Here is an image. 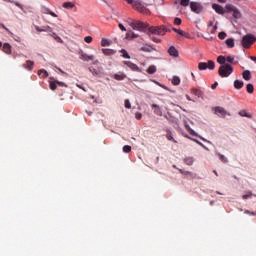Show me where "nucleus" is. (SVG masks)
Returning <instances> with one entry per match:
<instances>
[{
	"label": "nucleus",
	"instance_id": "f257e3e1",
	"mask_svg": "<svg viewBox=\"0 0 256 256\" xmlns=\"http://www.w3.org/2000/svg\"><path fill=\"white\" fill-rule=\"evenodd\" d=\"M231 73H233V66L230 64H224L219 67L218 75H220V77H229Z\"/></svg>",
	"mask_w": 256,
	"mask_h": 256
},
{
	"label": "nucleus",
	"instance_id": "f03ea898",
	"mask_svg": "<svg viewBox=\"0 0 256 256\" xmlns=\"http://www.w3.org/2000/svg\"><path fill=\"white\" fill-rule=\"evenodd\" d=\"M255 42V36L253 34H247L242 38V47H244V49H249V47H251Z\"/></svg>",
	"mask_w": 256,
	"mask_h": 256
},
{
	"label": "nucleus",
	"instance_id": "7ed1b4c3",
	"mask_svg": "<svg viewBox=\"0 0 256 256\" xmlns=\"http://www.w3.org/2000/svg\"><path fill=\"white\" fill-rule=\"evenodd\" d=\"M132 6L136 11H139V13H142L143 15H151V10L145 7L139 0H136Z\"/></svg>",
	"mask_w": 256,
	"mask_h": 256
},
{
	"label": "nucleus",
	"instance_id": "20e7f679",
	"mask_svg": "<svg viewBox=\"0 0 256 256\" xmlns=\"http://www.w3.org/2000/svg\"><path fill=\"white\" fill-rule=\"evenodd\" d=\"M225 9L227 13H233L234 19H241V11L239 8L235 7L233 4H226Z\"/></svg>",
	"mask_w": 256,
	"mask_h": 256
},
{
	"label": "nucleus",
	"instance_id": "39448f33",
	"mask_svg": "<svg viewBox=\"0 0 256 256\" xmlns=\"http://www.w3.org/2000/svg\"><path fill=\"white\" fill-rule=\"evenodd\" d=\"M130 27H132V29H134L135 31H145L147 29V27H149V25L145 24L142 21H134L130 23Z\"/></svg>",
	"mask_w": 256,
	"mask_h": 256
},
{
	"label": "nucleus",
	"instance_id": "423d86ee",
	"mask_svg": "<svg viewBox=\"0 0 256 256\" xmlns=\"http://www.w3.org/2000/svg\"><path fill=\"white\" fill-rule=\"evenodd\" d=\"M199 71H205L206 69H210V71H213L215 69V62L213 60H210L208 62H200L198 64Z\"/></svg>",
	"mask_w": 256,
	"mask_h": 256
},
{
	"label": "nucleus",
	"instance_id": "0eeeda50",
	"mask_svg": "<svg viewBox=\"0 0 256 256\" xmlns=\"http://www.w3.org/2000/svg\"><path fill=\"white\" fill-rule=\"evenodd\" d=\"M190 9L193 13L199 15L203 11V4L200 2H190Z\"/></svg>",
	"mask_w": 256,
	"mask_h": 256
},
{
	"label": "nucleus",
	"instance_id": "6e6552de",
	"mask_svg": "<svg viewBox=\"0 0 256 256\" xmlns=\"http://www.w3.org/2000/svg\"><path fill=\"white\" fill-rule=\"evenodd\" d=\"M214 113L215 115H218V117H227V115H231L229 112H227V110H225V108L221 107V106H217L214 108Z\"/></svg>",
	"mask_w": 256,
	"mask_h": 256
},
{
	"label": "nucleus",
	"instance_id": "1a4fd4ad",
	"mask_svg": "<svg viewBox=\"0 0 256 256\" xmlns=\"http://www.w3.org/2000/svg\"><path fill=\"white\" fill-rule=\"evenodd\" d=\"M123 63H124V65H126V67H129V69H131V71H136L137 73H141V68H139V66H137V64H135L131 61H124Z\"/></svg>",
	"mask_w": 256,
	"mask_h": 256
},
{
	"label": "nucleus",
	"instance_id": "9d476101",
	"mask_svg": "<svg viewBox=\"0 0 256 256\" xmlns=\"http://www.w3.org/2000/svg\"><path fill=\"white\" fill-rule=\"evenodd\" d=\"M212 9H214V11L218 13V15H225L226 13L225 8H223V6L219 4H212Z\"/></svg>",
	"mask_w": 256,
	"mask_h": 256
},
{
	"label": "nucleus",
	"instance_id": "9b49d317",
	"mask_svg": "<svg viewBox=\"0 0 256 256\" xmlns=\"http://www.w3.org/2000/svg\"><path fill=\"white\" fill-rule=\"evenodd\" d=\"M168 53H169L170 57H174V58L179 57V50H177V48H175V46H171L168 49Z\"/></svg>",
	"mask_w": 256,
	"mask_h": 256
},
{
	"label": "nucleus",
	"instance_id": "f8f14e48",
	"mask_svg": "<svg viewBox=\"0 0 256 256\" xmlns=\"http://www.w3.org/2000/svg\"><path fill=\"white\" fill-rule=\"evenodd\" d=\"M152 110H153L154 114L158 115L159 117H161L163 115V111H161V108L157 104H152Z\"/></svg>",
	"mask_w": 256,
	"mask_h": 256
},
{
	"label": "nucleus",
	"instance_id": "ddd939ff",
	"mask_svg": "<svg viewBox=\"0 0 256 256\" xmlns=\"http://www.w3.org/2000/svg\"><path fill=\"white\" fill-rule=\"evenodd\" d=\"M80 59H81L82 61H95V56H93V55H87V54H85V53H82V54L80 55Z\"/></svg>",
	"mask_w": 256,
	"mask_h": 256
},
{
	"label": "nucleus",
	"instance_id": "4468645a",
	"mask_svg": "<svg viewBox=\"0 0 256 256\" xmlns=\"http://www.w3.org/2000/svg\"><path fill=\"white\" fill-rule=\"evenodd\" d=\"M238 115H239L240 117H247V119H252V117H253V114L247 112V110H245V109L240 110V111L238 112Z\"/></svg>",
	"mask_w": 256,
	"mask_h": 256
},
{
	"label": "nucleus",
	"instance_id": "2eb2a0df",
	"mask_svg": "<svg viewBox=\"0 0 256 256\" xmlns=\"http://www.w3.org/2000/svg\"><path fill=\"white\" fill-rule=\"evenodd\" d=\"M35 65V62L31 60H27L25 64H23L24 69H27L28 71H33V66Z\"/></svg>",
	"mask_w": 256,
	"mask_h": 256
},
{
	"label": "nucleus",
	"instance_id": "dca6fc26",
	"mask_svg": "<svg viewBox=\"0 0 256 256\" xmlns=\"http://www.w3.org/2000/svg\"><path fill=\"white\" fill-rule=\"evenodd\" d=\"M42 13H44V15H51V17H57V15L55 14V12L51 11L49 8L47 7H42L41 9Z\"/></svg>",
	"mask_w": 256,
	"mask_h": 256
},
{
	"label": "nucleus",
	"instance_id": "f3484780",
	"mask_svg": "<svg viewBox=\"0 0 256 256\" xmlns=\"http://www.w3.org/2000/svg\"><path fill=\"white\" fill-rule=\"evenodd\" d=\"M242 77L244 81H251V71L249 70H244L242 72Z\"/></svg>",
	"mask_w": 256,
	"mask_h": 256
},
{
	"label": "nucleus",
	"instance_id": "a211bd4d",
	"mask_svg": "<svg viewBox=\"0 0 256 256\" xmlns=\"http://www.w3.org/2000/svg\"><path fill=\"white\" fill-rule=\"evenodd\" d=\"M191 93H192V95H195V97H198V99L203 97V91H201V90H199L197 88H193L191 90Z\"/></svg>",
	"mask_w": 256,
	"mask_h": 256
},
{
	"label": "nucleus",
	"instance_id": "6ab92c4d",
	"mask_svg": "<svg viewBox=\"0 0 256 256\" xmlns=\"http://www.w3.org/2000/svg\"><path fill=\"white\" fill-rule=\"evenodd\" d=\"M140 51H143L144 53H151V51H153V46L146 44L140 48Z\"/></svg>",
	"mask_w": 256,
	"mask_h": 256
},
{
	"label": "nucleus",
	"instance_id": "aec40b11",
	"mask_svg": "<svg viewBox=\"0 0 256 256\" xmlns=\"http://www.w3.org/2000/svg\"><path fill=\"white\" fill-rule=\"evenodd\" d=\"M245 85V83L243 82V80H235L234 81V87L235 89H243V86Z\"/></svg>",
	"mask_w": 256,
	"mask_h": 256
},
{
	"label": "nucleus",
	"instance_id": "412c9836",
	"mask_svg": "<svg viewBox=\"0 0 256 256\" xmlns=\"http://www.w3.org/2000/svg\"><path fill=\"white\" fill-rule=\"evenodd\" d=\"M38 75H39V77H41L42 79H45V78L49 77V73H48L47 70H45V69H40V70H38Z\"/></svg>",
	"mask_w": 256,
	"mask_h": 256
},
{
	"label": "nucleus",
	"instance_id": "4be33fe9",
	"mask_svg": "<svg viewBox=\"0 0 256 256\" xmlns=\"http://www.w3.org/2000/svg\"><path fill=\"white\" fill-rule=\"evenodd\" d=\"M3 51H4V53H6L7 55H11V44H9V43H4V45H3Z\"/></svg>",
	"mask_w": 256,
	"mask_h": 256
},
{
	"label": "nucleus",
	"instance_id": "5701e85b",
	"mask_svg": "<svg viewBox=\"0 0 256 256\" xmlns=\"http://www.w3.org/2000/svg\"><path fill=\"white\" fill-rule=\"evenodd\" d=\"M225 43L230 49H233V47H235V40L233 38L226 39Z\"/></svg>",
	"mask_w": 256,
	"mask_h": 256
},
{
	"label": "nucleus",
	"instance_id": "b1692460",
	"mask_svg": "<svg viewBox=\"0 0 256 256\" xmlns=\"http://www.w3.org/2000/svg\"><path fill=\"white\" fill-rule=\"evenodd\" d=\"M179 172L181 173V175H189V177H191L192 179H194V177H197V174H194L193 172L185 171L183 169H179Z\"/></svg>",
	"mask_w": 256,
	"mask_h": 256
},
{
	"label": "nucleus",
	"instance_id": "393cba45",
	"mask_svg": "<svg viewBox=\"0 0 256 256\" xmlns=\"http://www.w3.org/2000/svg\"><path fill=\"white\" fill-rule=\"evenodd\" d=\"M62 7H64V9H75V3H73V2H64L62 4Z\"/></svg>",
	"mask_w": 256,
	"mask_h": 256
},
{
	"label": "nucleus",
	"instance_id": "a878e982",
	"mask_svg": "<svg viewBox=\"0 0 256 256\" xmlns=\"http://www.w3.org/2000/svg\"><path fill=\"white\" fill-rule=\"evenodd\" d=\"M148 31L153 35H159V26H151Z\"/></svg>",
	"mask_w": 256,
	"mask_h": 256
},
{
	"label": "nucleus",
	"instance_id": "bb28decb",
	"mask_svg": "<svg viewBox=\"0 0 256 256\" xmlns=\"http://www.w3.org/2000/svg\"><path fill=\"white\" fill-rule=\"evenodd\" d=\"M167 31H171L168 30L165 26H158V35H165V33H167Z\"/></svg>",
	"mask_w": 256,
	"mask_h": 256
},
{
	"label": "nucleus",
	"instance_id": "cd10ccee",
	"mask_svg": "<svg viewBox=\"0 0 256 256\" xmlns=\"http://www.w3.org/2000/svg\"><path fill=\"white\" fill-rule=\"evenodd\" d=\"M113 77L116 81H123V79L127 78V75H125L124 73H121V74H114Z\"/></svg>",
	"mask_w": 256,
	"mask_h": 256
},
{
	"label": "nucleus",
	"instance_id": "c85d7f7f",
	"mask_svg": "<svg viewBox=\"0 0 256 256\" xmlns=\"http://www.w3.org/2000/svg\"><path fill=\"white\" fill-rule=\"evenodd\" d=\"M184 163L186 165L191 166V165H193V163H195V158H193V157H186V158H184Z\"/></svg>",
	"mask_w": 256,
	"mask_h": 256
},
{
	"label": "nucleus",
	"instance_id": "c756f323",
	"mask_svg": "<svg viewBox=\"0 0 256 256\" xmlns=\"http://www.w3.org/2000/svg\"><path fill=\"white\" fill-rule=\"evenodd\" d=\"M172 31H174V33H177L178 35H180V37H187V33H185L183 30L181 29H177V28H172Z\"/></svg>",
	"mask_w": 256,
	"mask_h": 256
},
{
	"label": "nucleus",
	"instance_id": "7c9ffc66",
	"mask_svg": "<svg viewBox=\"0 0 256 256\" xmlns=\"http://www.w3.org/2000/svg\"><path fill=\"white\" fill-rule=\"evenodd\" d=\"M246 91L250 95H253V93L255 92V87L253 86V84H247L246 85Z\"/></svg>",
	"mask_w": 256,
	"mask_h": 256
},
{
	"label": "nucleus",
	"instance_id": "2f4dec72",
	"mask_svg": "<svg viewBox=\"0 0 256 256\" xmlns=\"http://www.w3.org/2000/svg\"><path fill=\"white\" fill-rule=\"evenodd\" d=\"M147 73H149V75H153L154 73H157V67L155 65L149 66L147 69Z\"/></svg>",
	"mask_w": 256,
	"mask_h": 256
},
{
	"label": "nucleus",
	"instance_id": "473e14b6",
	"mask_svg": "<svg viewBox=\"0 0 256 256\" xmlns=\"http://www.w3.org/2000/svg\"><path fill=\"white\" fill-rule=\"evenodd\" d=\"M181 84V78L178 76H173L172 78V85H180Z\"/></svg>",
	"mask_w": 256,
	"mask_h": 256
},
{
	"label": "nucleus",
	"instance_id": "72a5a7b5",
	"mask_svg": "<svg viewBox=\"0 0 256 256\" xmlns=\"http://www.w3.org/2000/svg\"><path fill=\"white\" fill-rule=\"evenodd\" d=\"M225 61H226L225 56H218L217 63H219L220 65H228L227 63H225Z\"/></svg>",
	"mask_w": 256,
	"mask_h": 256
},
{
	"label": "nucleus",
	"instance_id": "f704fd0d",
	"mask_svg": "<svg viewBox=\"0 0 256 256\" xmlns=\"http://www.w3.org/2000/svg\"><path fill=\"white\" fill-rule=\"evenodd\" d=\"M120 53H122V57L124 59H131V56L129 55V52H127V50L122 49V50H120Z\"/></svg>",
	"mask_w": 256,
	"mask_h": 256
},
{
	"label": "nucleus",
	"instance_id": "c9c22d12",
	"mask_svg": "<svg viewBox=\"0 0 256 256\" xmlns=\"http://www.w3.org/2000/svg\"><path fill=\"white\" fill-rule=\"evenodd\" d=\"M185 128L187 129L188 133H190V135H192L193 137H197V134L194 132L193 129H191V126H189V124H186Z\"/></svg>",
	"mask_w": 256,
	"mask_h": 256
},
{
	"label": "nucleus",
	"instance_id": "e433bc0d",
	"mask_svg": "<svg viewBox=\"0 0 256 256\" xmlns=\"http://www.w3.org/2000/svg\"><path fill=\"white\" fill-rule=\"evenodd\" d=\"M104 55H115V51L111 49H102Z\"/></svg>",
	"mask_w": 256,
	"mask_h": 256
},
{
	"label": "nucleus",
	"instance_id": "4c0bfd02",
	"mask_svg": "<svg viewBox=\"0 0 256 256\" xmlns=\"http://www.w3.org/2000/svg\"><path fill=\"white\" fill-rule=\"evenodd\" d=\"M166 138L168 139V141H173V143H177V140L173 138V134L171 132L167 133Z\"/></svg>",
	"mask_w": 256,
	"mask_h": 256
},
{
	"label": "nucleus",
	"instance_id": "58836bf2",
	"mask_svg": "<svg viewBox=\"0 0 256 256\" xmlns=\"http://www.w3.org/2000/svg\"><path fill=\"white\" fill-rule=\"evenodd\" d=\"M109 45H111V43L109 42V40H107V39H105V38H103V39L101 40V46H102V47H109Z\"/></svg>",
	"mask_w": 256,
	"mask_h": 256
},
{
	"label": "nucleus",
	"instance_id": "ea45409f",
	"mask_svg": "<svg viewBox=\"0 0 256 256\" xmlns=\"http://www.w3.org/2000/svg\"><path fill=\"white\" fill-rule=\"evenodd\" d=\"M89 71H90V73H92V75H94V77H98L99 71H97V69H95L93 67H89Z\"/></svg>",
	"mask_w": 256,
	"mask_h": 256
},
{
	"label": "nucleus",
	"instance_id": "a19ab883",
	"mask_svg": "<svg viewBox=\"0 0 256 256\" xmlns=\"http://www.w3.org/2000/svg\"><path fill=\"white\" fill-rule=\"evenodd\" d=\"M122 149H123L124 153H131V146H129V145L123 146Z\"/></svg>",
	"mask_w": 256,
	"mask_h": 256
},
{
	"label": "nucleus",
	"instance_id": "79ce46f5",
	"mask_svg": "<svg viewBox=\"0 0 256 256\" xmlns=\"http://www.w3.org/2000/svg\"><path fill=\"white\" fill-rule=\"evenodd\" d=\"M218 157L220 159V161H222V163H227V158L225 157V155L223 154H218Z\"/></svg>",
	"mask_w": 256,
	"mask_h": 256
},
{
	"label": "nucleus",
	"instance_id": "37998d69",
	"mask_svg": "<svg viewBox=\"0 0 256 256\" xmlns=\"http://www.w3.org/2000/svg\"><path fill=\"white\" fill-rule=\"evenodd\" d=\"M50 89L52 91H55V89H57V82L56 81L55 82H50Z\"/></svg>",
	"mask_w": 256,
	"mask_h": 256
},
{
	"label": "nucleus",
	"instance_id": "c03bdc74",
	"mask_svg": "<svg viewBox=\"0 0 256 256\" xmlns=\"http://www.w3.org/2000/svg\"><path fill=\"white\" fill-rule=\"evenodd\" d=\"M225 37H227V33H225V32H220L218 34V38L221 39V40L225 39Z\"/></svg>",
	"mask_w": 256,
	"mask_h": 256
},
{
	"label": "nucleus",
	"instance_id": "a18cd8bd",
	"mask_svg": "<svg viewBox=\"0 0 256 256\" xmlns=\"http://www.w3.org/2000/svg\"><path fill=\"white\" fill-rule=\"evenodd\" d=\"M180 5H182V7H187L189 5V0H181Z\"/></svg>",
	"mask_w": 256,
	"mask_h": 256
},
{
	"label": "nucleus",
	"instance_id": "49530a36",
	"mask_svg": "<svg viewBox=\"0 0 256 256\" xmlns=\"http://www.w3.org/2000/svg\"><path fill=\"white\" fill-rule=\"evenodd\" d=\"M250 197H253V193L248 192L247 194H244V195L242 196V199H250Z\"/></svg>",
	"mask_w": 256,
	"mask_h": 256
},
{
	"label": "nucleus",
	"instance_id": "de8ad7c7",
	"mask_svg": "<svg viewBox=\"0 0 256 256\" xmlns=\"http://www.w3.org/2000/svg\"><path fill=\"white\" fill-rule=\"evenodd\" d=\"M181 23H183V21L181 20V18H175V19H174V25H181Z\"/></svg>",
	"mask_w": 256,
	"mask_h": 256
},
{
	"label": "nucleus",
	"instance_id": "09e8293b",
	"mask_svg": "<svg viewBox=\"0 0 256 256\" xmlns=\"http://www.w3.org/2000/svg\"><path fill=\"white\" fill-rule=\"evenodd\" d=\"M84 41H85L86 43H91V42L93 41V37H91V36H86V37L84 38Z\"/></svg>",
	"mask_w": 256,
	"mask_h": 256
},
{
	"label": "nucleus",
	"instance_id": "8fccbe9b",
	"mask_svg": "<svg viewBox=\"0 0 256 256\" xmlns=\"http://www.w3.org/2000/svg\"><path fill=\"white\" fill-rule=\"evenodd\" d=\"M226 61H227L228 63H233V61H235V58H234L233 56H228V57L226 58Z\"/></svg>",
	"mask_w": 256,
	"mask_h": 256
},
{
	"label": "nucleus",
	"instance_id": "3c124183",
	"mask_svg": "<svg viewBox=\"0 0 256 256\" xmlns=\"http://www.w3.org/2000/svg\"><path fill=\"white\" fill-rule=\"evenodd\" d=\"M125 108L131 109V102L129 100H125Z\"/></svg>",
	"mask_w": 256,
	"mask_h": 256
},
{
	"label": "nucleus",
	"instance_id": "603ef678",
	"mask_svg": "<svg viewBox=\"0 0 256 256\" xmlns=\"http://www.w3.org/2000/svg\"><path fill=\"white\" fill-rule=\"evenodd\" d=\"M192 141H194L195 143H197L198 145H200V147H203L204 149H207V147H205V145H203V143H201L200 141L196 140V139H192Z\"/></svg>",
	"mask_w": 256,
	"mask_h": 256
},
{
	"label": "nucleus",
	"instance_id": "864d4df0",
	"mask_svg": "<svg viewBox=\"0 0 256 256\" xmlns=\"http://www.w3.org/2000/svg\"><path fill=\"white\" fill-rule=\"evenodd\" d=\"M56 85H59V87H67L64 82L56 81Z\"/></svg>",
	"mask_w": 256,
	"mask_h": 256
},
{
	"label": "nucleus",
	"instance_id": "5fc2aeb1",
	"mask_svg": "<svg viewBox=\"0 0 256 256\" xmlns=\"http://www.w3.org/2000/svg\"><path fill=\"white\" fill-rule=\"evenodd\" d=\"M119 29H121V31H127V29L125 28V26H123V24H119Z\"/></svg>",
	"mask_w": 256,
	"mask_h": 256
},
{
	"label": "nucleus",
	"instance_id": "6e6d98bb",
	"mask_svg": "<svg viewBox=\"0 0 256 256\" xmlns=\"http://www.w3.org/2000/svg\"><path fill=\"white\" fill-rule=\"evenodd\" d=\"M218 85H219V83L215 82L214 84H212L211 89H217Z\"/></svg>",
	"mask_w": 256,
	"mask_h": 256
},
{
	"label": "nucleus",
	"instance_id": "4d7b16f0",
	"mask_svg": "<svg viewBox=\"0 0 256 256\" xmlns=\"http://www.w3.org/2000/svg\"><path fill=\"white\" fill-rule=\"evenodd\" d=\"M135 117H136V119H141V117H143V115L141 113H136Z\"/></svg>",
	"mask_w": 256,
	"mask_h": 256
},
{
	"label": "nucleus",
	"instance_id": "13d9d810",
	"mask_svg": "<svg viewBox=\"0 0 256 256\" xmlns=\"http://www.w3.org/2000/svg\"><path fill=\"white\" fill-rule=\"evenodd\" d=\"M125 1H127V3H128L129 5H134V3H135V0H125Z\"/></svg>",
	"mask_w": 256,
	"mask_h": 256
},
{
	"label": "nucleus",
	"instance_id": "bf43d9fd",
	"mask_svg": "<svg viewBox=\"0 0 256 256\" xmlns=\"http://www.w3.org/2000/svg\"><path fill=\"white\" fill-rule=\"evenodd\" d=\"M245 213H247L248 215H255V212H249V210H245Z\"/></svg>",
	"mask_w": 256,
	"mask_h": 256
},
{
	"label": "nucleus",
	"instance_id": "052dcab7",
	"mask_svg": "<svg viewBox=\"0 0 256 256\" xmlns=\"http://www.w3.org/2000/svg\"><path fill=\"white\" fill-rule=\"evenodd\" d=\"M186 99H187V101H193V99H191L190 95H186Z\"/></svg>",
	"mask_w": 256,
	"mask_h": 256
},
{
	"label": "nucleus",
	"instance_id": "680f3d73",
	"mask_svg": "<svg viewBox=\"0 0 256 256\" xmlns=\"http://www.w3.org/2000/svg\"><path fill=\"white\" fill-rule=\"evenodd\" d=\"M99 63V60H96L93 62V65H97Z\"/></svg>",
	"mask_w": 256,
	"mask_h": 256
},
{
	"label": "nucleus",
	"instance_id": "e2e57ef3",
	"mask_svg": "<svg viewBox=\"0 0 256 256\" xmlns=\"http://www.w3.org/2000/svg\"><path fill=\"white\" fill-rule=\"evenodd\" d=\"M213 173L216 175V177H219V174L216 172V170H214Z\"/></svg>",
	"mask_w": 256,
	"mask_h": 256
},
{
	"label": "nucleus",
	"instance_id": "0e129e2a",
	"mask_svg": "<svg viewBox=\"0 0 256 256\" xmlns=\"http://www.w3.org/2000/svg\"><path fill=\"white\" fill-rule=\"evenodd\" d=\"M215 31H217V26L214 27L212 33H215Z\"/></svg>",
	"mask_w": 256,
	"mask_h": 256
},
{
	"label": "nucleus",
	"instance_id": "69168bd1",
	"mask_svg": "<svg viewBox=\"0 0 256 256\" xmlns=\"http://www.w3.org/2000/svg\"><path fill=\"white\" fill-rule=\"evenodd\" d=\"M251 59H252V61H256V57L255 56H252Z\"/></svg>",
	"mask_w": 256,
	"mask_h": 256
},
{
	"label": "nucleus",
	"instance_id": "338daca9",
	"mask_svg": "<svg viewBox=\"0 0 256 256\" xmlns=\"http://www.w3.org/2000/svg\"><path fill=\"white\" fill-rule=\"evenodd\" d=\"M132 37L135 39L137 38V35H135V33H132Z\"/></svg>",
	"mask_w": 256,
	"mask_h": 256
},
{
	"label": "nucleus",
	"instance_id": "774afa93",
	"mask_svg": "<svg viewBox=\"0 0 256 256\" xmlns=\"http://www.w3.org/2000/svg\"><path fill=\"white\" fill-rule=\"evenodd\" d=\"M214 203H215V201H211V202H210V205H214Z\"/></svg>",
	"mask_w": 256,
	"mask_h": 256
}]
</instances>
